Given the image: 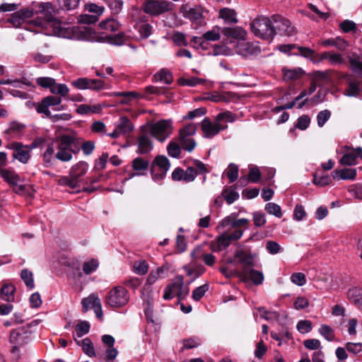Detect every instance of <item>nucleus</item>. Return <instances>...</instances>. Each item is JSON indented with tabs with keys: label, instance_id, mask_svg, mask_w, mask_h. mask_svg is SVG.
Here are the masks:
<instances>
[{
	"label": "nucleus",
	"instance_id": "f257e3e1",
	"mask_svg": "<svg viewBox=\"0 0 362 362\" xmlns=\"http://www.w3.org/2000/svg\"><path fill=\"white\" fill-rule=\"evenodd\" d=\"M40 9L45 13V18L37 17L30 21V25L39 28L37 32H43L48 35H54L67 39H76L78 36L79 28L66 26L65 24L52 17L54 8L52 3L45 2L40 5Z\"/></svg>",
	"mask_w": 362,
	"mask_h": 362
},
{
	"label": "nucleus",
	"instance_id": "f03ea898",
	"mask_svg": "<svg viewBox=\"0 0 362 362\" xmlns=\"http://www.w3.org/2000/svg\"><path fill=\"white\" fill-rule=\"evenodd\" d=\"M238 215L237 213H232L219 222L217 228L223 230V233L212 243L213 251H221L228 247L231 242L241 238L244 231L248 228L250 220L238 218Z\"/></svg>",
	"mask_w": 362,
	"mask_h": 362
},
{
	"label": "nucleus",
	"instance_id": "7ed1b4c3",
	"mask_svg": "<svg viewBox=\"0 0 362 362\" xmlns=\"http://www.w3.org/2000/svg\"><path fill=\"white\" fill-rule=\"evenodd\" d=\"M237 264L241 265V270L238 271L239 276L244 282L251 281L255 285L263 282L264 275L260 271L254 269L256 266V255L243 250H238L234 254Z\"/></svg>",
	"mask_w": 362,
	"mask_h": 362
},
{
	"label": "nucleus",
	"instance_id": "20e7f679",
	"mask_svg": "<svg viewBox=\"0 0 362 362\" xmlns=\"http://www.w3.org/2000/svg\"><path fill=\"white\" fill-rule=\"evenodd\" d=\"M54 142L57 149L55 158L60 161H70L72 155L78 153L80 151L81 139L76 133L63 134L56 137Z\"/></svg>",
	"mask_w": 362,
	"mask_h": 362
},
{
	"label": "nucleus",
	"instance_id": "39448f33",
	"mask_svg": "<svg viewBox=\"0 0 362 362\" xmlns=\"http://www.w3.org/2000/svg\"><path fill=\"white\" fill-rule=\"evenodd\" d=\"M252 33L257 37L267 41H272L274 37L272 18L260 16L254 19L250 23Z\"/></svg>",
	"mask_w": 362,
	"mask_h": 362
},
{
	"label": "nucleus",
	"instance_id": "423d86ee",
	"mask_svg": "<svg viewBox=\"0 0 362 362\" xmlns=\"http://www.w3.org/2000/svg\"><path fill=\"white\" fill-rule=\"evenodd\" d=\"M174 4L166 0H144L142 9L151 16H158L173 10Z\"/></svg>",
	"mask_w": 362,
	"mask_h": 362
},
{
	"label": "nucleus",
	"instance_id": "0eeeda50",
	"mask_svg": "<svg viewBox=\"0 0 362 362\" xmlns=\"http://www.w3.org/2000/svg\"><path fill=\"white\" fill-rule=\"evenodd\" d=\"M129 300V292L122 286H117L112 288L106 297V304L113 308L124 307L128 303Z\"/></svg>",
	"mask_w": 362,
	"mask_h": 362
},
{
	"label": "nucleus",
	"instance_id": "6e6552de",
	"mask_svg": "<svg viewBox=\"0 0 362 362\" xmlns=\"http://www.w3.org/2000/svg\"><path fill=\"white\" fill-rule=\"evenodd\" d=\"M151 135L160 142L165 141L173 132L171 119H162L149 126Z\"/></svg>",
	"mask_w": 362,
	"mask_h": 362
},
{
	"label": "nucleus",
	"instance_id": "1a4fd4ad",
	"mask_svg": "<svg viewBox=\"0 0 362 362\" xmlns=\"http://www.w3.org/2000/svg\"><path fill=\"white\" fill-rule=\"evenodd\" d=\"M272 23L274 36L279 35L281 36L291 37L297 33L296 28L292 25L291 22L281 16H273Z\"/></svg>",
	"mask_w": 362,
	"mask_h": 362
},
{
	"label": "nucleus",
	"instance_id": "9d476101",
	"mask_svg": "<svg viewBox=\"0 0 362 362\" xmlns=\"http://www.w3.org/2000/svg\"><path fill=\"white\" fill-rule=\"evenodd\" d=\"M170 162L167 157L158 156L154 159L151 165L152 179L156 182L162 180L170 168Z\"/></svg>",
	"mask_w": 362,
	"mask_h": 362
},
{
	"label": "nucleus",
	"instance_id": "9b49d317",
	"mask_svg": "<svg viewBox=\"0 0 362 362\" xmlns=\"http://www.w3.org/2000/svg\"><path fill=\"white\" fill-rule=\"evenodd\" d=\"M99 262L95 259H90L85 261L82 266V270L78 266H75L74 264L71 265L72 272L68 274L69 277L74 281L79 280L83 276V273L86 275H89L95 272L98 268Z\"/></svg>",
	"mask_w": 362,
	"mask_h": 362
},
{
	"label": "nucleus",
	"instance_id": "f8f14e48",
	"mask_svg": "<svg viewBox=\"0 0 362 362\" xmlns=\"http://www.w3.org/2000/svg\"><path fill=\"white\" fill-rule=\"evenodd\" d=\"M134 33L128 37H132L136 40H142L150 37L153 30V26L147 20L141 18L135 21L134 25Z\"/></svg>",
	"mask_w": 362,
	"mask_h": 362
},
{
	"label": "nucleus",
	"instance_id": "ddd939ff",
	"mask_svg": "<svg viewBox=\"0 0 362 362\" xmlns=\"http://www.w3.org/2000/svg\"><path fill=\"white\" fill-rule=\"evenodd\" d=\"M71 85L79 90L90 89L98 91L105 88V83L102 80L88 78H78L73 81Z\"/></svg>",
	"mask_w": 362,
	"mask_h": 362
},
{
	"label": "nucleus",
	"instance_id": "4468645a",
	"mask_svg": "<svg viewBox=\"0 0 362 362\" xmlns=\"http://www.w3.org/2000/svg\"><path fill=\"white\" fill-rule=\"evenodd\" d=\"M227 128L226 125L218 123L216 119L212 122L209 118L205 117L201 122V129L205 138L211 139L221 130Z\"/></svg>",
	"mask_w": 362,
	"mask_h": 362
},
{
	"label": "nucleus",
	"instance_id": "2eb2a0df",
	"mask_svg": "<svg viewBox=\"0 0 362 362\" xmlns=\"http://www.w3.org/2000/svg\"><path fill=\"white\" fill-rule=\"evenodd\" d=\"M183 280L182 278L178 277L175 281L168 285L164 290L163 298L165 300H170L175 296L182 298L185 296L182 293Z\"/></svg>",
	"mask_w": 362,
	"mask_h": 362
},
{
	"label": "nucleus",
	"instance_id": "dca6fc26",
	"mask_svg": "<svg viewBox=\"0 0 362 362\" xmlns=\"http://www.w3.org/2000/svg\"><path fill=\"white\" fill-rule=\"evenodd\" d=\"M237 52L244 57L257 55L261 52V48L257 42H240L237 45Z\"/></svg>",
	"mask_w": 362,
	"mask_h": 362
},
{
	"label": "nucleus",
	"instance_id": "f3484780",
	"mask_svg": "<svg viewBox=\"0 0 362 362\" xmlns=\"http://www.w3.org/2000/svg\"><path fill=\"white\" fill-rule=\"evenodd\" d=\"M181 12L185 18L198 24L202 23L204 13V8L202 6L189 7L185 5L181 8Z\"/></svg>",
	"mask_w": 362,
	"mask_h": 362
},
{
	"label": "nucleus",
	"instance_id": "a211bd4d",
	"mask_svg": "<svg viewBox=\"0 0 362 362\" xmlns=\"http://www.w3.org/2000/svg\"><path fill=\"white\" fill-rule=\"evenodd\" d=\"M61 103V97L54 95L47 96L37 105L36 110L38 113L45 114L46 116H51V112L49 111V107L52 106H57L60 105Z\"/></svg>",
	"mask_w": 362,
	"mask_h": 362
},
{
	"label": "nucleus",
	"instance_id": "6ab92c4d",
	"mask_svg": "<svg viewBox=\"0 0 362 362\" xmlns=\"http://www.w3.org/2000/svg\"><path fill=\"white\" fill-rule=\"evenodd\" d=\"M28 329V327H21L13 330L10 334V342L18 346L24 345L29 337Z\"/></svg>",
	"mask_w": 362,
	"mask_h": 362
},
{
	"label": "nucleus",
	"instance_id": "aec40b11",
	"mask_svg": "<svg viewBox=\"0 0 362 362\" xmlns=\"http://www.w3.org/2000/svg\"><path fill=\"white\" fill-rule=\"evenodd\" d=\"M14 152L13 157L22 163H27L30 158L31 148L23 146L20 143L13 144Z\"/></svg>",
	"mask_w": 362,
	"mask_h": 362
},
{
	"label": "nucleus",
	"instance_id": "412c9836",
	"mask_svg": "<svg viewBox=\"0 0 362 362\" xmlns=\"http://www.w3.org/2000/svg\"><path fill=\"white\" fill-rule=\"evenodd\" d=\"M33 12L29 9H22L14 13L8 20L14 27H21L25 21L33 16Z\"/></svg>",
	"mask_w": 362,
	"mask_h": 362
},
{
	"label": "nucleus",
	"instance_id": "4be33fe9",
	"mask_svg": "<svg viewBox=\"0 0 362 362\" xmlns=\"http://www.w3.org/2000/svg\"><path fill=\"white\" fill-rule=\"evenodd\" d=\"M137 145V153L140 154L148 153L153 148V141L150 136L146 134H143L138 137Z\"/></svg>",
	"mask_w": 362,
	"mask_h": 362
},
{
	"label": "nucleus",
	"instance_id": "5701e85b",
	"mask_svg": "<svg viewBox=\"0 0 362 362\" xmlns=\"http://www.w3.org/2000/svg\"><path fill=\"white\" fill-rule=\"evenodd\" d=\"M221 33L227 38L241 40H244L247 35L246 31L241 27L224 28H222Z\"/></svg>",
	"mask_w": 362,
	"mask_h": 362
},
{
	"label": "nucleus",
	"instance_id": "b1692460",
	"mask_svg": "<svg viewBox=\"0 0 362 362\" xmlns=\"http://www.w3.org/2000/svg\"><path fill=\"white\" fill-rule=\"evenodd\" d=\"M346 296L351 303L362 310V288L358 287L351 288L347 291Z\"/></svg>",
	"mask_w": 362,
	"mask_h": 362
},
{
	"label": "nucleus",
	"instance_id": "393cba45",
	"mask_svg": "<svg viewBox=\"0 0 362 362\" xmlns=\"http://www.w3.org/2000/svg\"><path fill=\"white\" fill-rule=\"evenodd\" d=\"M192 257L197 260L200 258H202L204 262L207 266H213L215 263L216 257L214 255L211 253L204 254L202 250L201 247H197L191 253Z\"/></svg>",
	"mask_w": 362,
	"mask_h": 362
},
{
	"label": "nucleus",
	"instance_id": "a878e982",
	"mask_svg": "<svg viewBox=\"0 0 362 362\" xmlns=\"http://www.w3.org/2000/svg\"><path fill=\"white\" fill-rule=\"evenodd\" d=\"M332 177L335 180H354L356 176V170L354 168H344L336 170L332 173Z\"/></svg>",
	"mask_w": 362,
	"mask_h": 362
},
{
	"label": "nucleus",
	"instance_id": "bb28decb",
	"mask_svg": "<svg viewBox=\"0 0 362 362\" xmlns=\"http://www.w3.org/2000/svg\"><path fill=\"white\" fill-rule=\"evenodd\" d=\"M357 157H360L362 159L361 148H357L354 151H351L344 155L340 159V163L345 165H356V160Z\"/></svg>",
	"mask_w": 362,
	"mask_h": 362
},
{
	"label": "nucleus",
	"instance_id": "cd10ccee",
	"mask_svg": "<svg viewBox=\"0 0 362 362\" xmlns=\"http://www.w3.org/2000/svg\"><path fill=\"white\" fill-rule=\"evenodd\" d=\"M88 168V163L81 161L72 166L69 173H71V175L78 180L80 182L81 181V177L87 173Z\"/></svg>",
	"mask_w": 362,
	"mask_h": 362
},
{
	"label": "nucleus",
	"instance_id": "c85d7f7f",
	"mask_svg": "<svg viewBox=\"0 0 362 362\" xmlns=\"http://www.w3.org/2000/svg\"><path fill=\"white\" fill-rule=\"evenodd\" d=\"M115 127L122 135L129 134L134 129L132 122L125 116H122L119 119L118 122L115 124Z\"/></svg>",
	"mask_w": 362,
	"mask_h": 362
},
{
	"label": "nucleus",
	"instance_id": "c756f323",
	"mask_svg": "<svg viewBox=\"0 0 362 362\" xmlns=\"http://www.w3.org/2000/svg\"><path fill=\"white\" fill-rule=\"evenodd\" d=\"M321 45L324 47H335L336 48L341 51L345 50L348 46L347 42L339 37L322 40L321 42Z\"/></svg>",
	"mask_w": 362,
	"mask_h": 362
},
{
	"label": "nucleus",
	"instance_id": "7c9ffc66",
	"mask_svg": "<svg viewBox=\"0 0 362 362\" xmlns=\"http://www.w3.org/2000/svg\"><path fill=\"white\" fill-rule=\"evenodd\" d=\"M168 271L166 267H160L154 270H151L147 278V283L149 285L153 284L158 279L165 277V273Z\"/></svg>",
	"mask_w": 362,
	"mask_h": 362
},
{
	"label": "nucleus",
	"instance_id": "2f4dec72",
	"mask_svg": "<svg viewBox=\"0 0 362 362\" xmlns=\"http://www.w3.org/2000/svg\"><path fill=\"white\" fill-rule=\"evenodd\" d=\"M348 87L345 90V95L349 97L357 96L359 94V82L352 77L347 78Z\"/></svg>",
	"mask_w": 362,
	"mask_h": 362
},
{
	"label": "nucleus",
	"instance_id": "473e14b6",
	"mask_svg": "<svg viewBox=\"0 0 362 362\" xmlns=\"http://www.w3.org/2000/svg\"><path fill=\"white\" fill-rule=\"evenodd\" d=\"M219 16L226 23H236L238 22L236 13L233 9L223 8L219 11Z\"/></svg>",
	"mask_w": 362,
	"mask_h": 362
},
{
	"label": "nucleus",
	"instance_id": "72a5a7b5",
	"mask_svg": "<svg viewBox=\"0 0 362 362\" xmlns=\"http://www.w3.org/2000/svg\"><path fill=\"white\" fill-rule=\"evenodd\" d=\"M99 300L100 298L95 293H91L87 298H83L81 301L83 311L86 313L90 309H93Z\"/></svg>",
	"mask_w": 362,
	"mask_h": 362
},
{
	"label": "nucleus",
	"instance_id": "f704fd0d",
	"mask_svg": "<svg viewBox=\"0 0 362 362\" xmlns=\"http://www.w3.org/2000/svg\"><path fill=\"white\" fill-rule=\"evenodd\" d=\"M284 74V79L285 81H294L297 80L301 77L303 74V71L300 68L295 69H286L284 68L282 69Z\"/></svg>",
	"mask_w": 362,
	"mask_h": 362
},
{
	"label": "nucleus",
	"instance_id": "c9c22d12",
	"mask_svg": "<svg viewBox=\"0 0 362 362\" xmlns=\"http://www.w3.org/2000/svg\"><path fill=\"white\" fill-rule=\"evenodd\" d=\"M55 147H56V144H55L54 139L52 143H50L47 145V148L43 153L44 162L47 165H52L53 161L54 160V159H56V158H55L56 153H54Z\"/></svg>",
	"mask_w": 362,
	"mask_h": 362
},
{
	"label": "nucleus",
	"instance_id": "e433bc0d",
	"mask_svg": "<svg viewBox=\"0 0 362 362\" xmlns=\"http://www.w3.org/2000/svg\"><path fill=\"white\" fill-rule=\"evenodd\" d=\"M332 182V179L328 174L324 173L315 172L313 175V182L317 186L325 187Z\"/></svg>",
	"mask_w": 362,
	"mask_h": 362
},
{
	"label": "nucleus",
	"instance_id": "4c0bfd02",
	"mask_svg": "<svg viewBox=\"0 0 362 362\" xmlns=\"http://www.w3.org/2000/svg\"><path fill=\"white\" fill-rule=\"evenodd\" d=\"M0 174L6 182L11 185H16L19 180V176L13 171L7 169H1Z\"/></svg>",
	"mask_w": 362,
	"mask_h": 362
},
{
	"label": "nucleus",
	"instance_id": "58836bf2",
	"mask_svg": "<svg viewBox=\"0 0 362 362\" xmlns=\"http://www.w3.org/2000/svg\"><path fill=\"white\" fill-rule=\"evenodd\" d=\"M132 167L136 173L142 172L144 175L148 169L149 163L148 160L138 157L132 160Z\"/></svg>",
	"mask_w": 362,
	"mask_h": 362
},
{
	"label": "nucleus",
	"instance_id": "ea45409f",
	"mask_svg": "<svg viewBox=\"0 0 362 362\" xmlns=\"http://www.w3.org/2000/svg\"><path fill=\"white\" fill-rule=\"evenodd\" d=\"M127 36L124 33H120L114 35H105L104 38V42H106L107 43H110L111 45H123L125 41L127 40Z\"/></svg>",
	"mask_w": 362,
	"mask_h": 362
},
{
	"label": "nucleus",
	"instance_id": "a19ab883",
	"mask_svg": "<svg viewBox=\"0 0 362 362\" xmlns=\"http://www.w3.org/2000/svg\"><path fill=\"white\" fill-rule=\"evenodd\" d=\"M90 325L88 322L83 321L76 325V332L73 334L74 340L76 341V338H81L83 335L88 334L90 330Z\"/></svg>",
	"mask_w": 362,
	"mask_h": 362
},
{
	"label": "nucleus",
	"instance_id": "79ce46f5",
	"mask_svg": "<svg viewBox=\"0 0 362 362\" xmlns=\"http://www.w3.org/2000/svg\"><path fill=\"white\" fill-rule=\"evenodd\" d=\"M319 334L328 341H332L335 339V332L333 328L327 325H321L318 329Z\"/></svg>",
	"mask_w": 362,
	"mask_h": 362
},
{
	"label": "nucleus",
	"instance_id": "37998d69",
	"mask_svg": "<svg viewBox=\"0 0 362 362\" xmlns=\"http://www.w3.org/2000/svg\"><path fill=\"white\" fill-rule=\"evenodd\" d=\"M15 286L12 284H6L1 289V298L7 302L14 300Z\"/></svg>",
	"mask_w": 362,
	"mask_h": 362
},
{
	"label": "nucleus",
	"instance_id": "c03bdc74",
	"mask_svg": "<svg viewBox=\"0 0 362 362\" xmlns=\"http://www.w3.org/2000/svg\"><path fill=\"white\" fill-rule=\"evenodd\" d=\"M153 80L156 82H162L170 84L173 81V76L170 73L165 69H161L154 74Z\"/></svg>",
	"mask_w": 362,
	"mask_h": 362
},
{
	"label": "nucleus",
	"instance_id": "a18cd8bd",
	"mask_svg": "<svg viewBox=\"0 0 362 362\" xmlns=\"http://www.w3.org/2000/svg\"><path fill=\"white\" fill-rule=\"evenodd\" d=\"M77 344L82 347L83 352L90 357L95 355L93 343L88 338H85L81 341H76Z\"/></svg>",
	"mask_w": 362,
	"mask_h": 362
},
{
	"label": "nucleus",
	"instance_id": "49530a36",
	"mask_svg": "<svg viewBox=\"0 0 362 362\" xmlns=\"http://www.w3.org/2000/svg\"><path fill=\"white\" fill-rule=\"evenodd\" d=\"M100 27L107 31L114 32L117 30L119 27V23L114 18H108L100 23Z\"/></svg>",
	"mask_w": 362,
	"mask_h": 362
},
{
	"label": "nucleus",
	"instance_id": "de8ad7c7",
	"mask_svg": "<svg viewBox=\"0 0 362 362\" xmlns=\"http://www.w3.org/2000/svg\"><path fill=\"white\" fill-rule=\"evenodd\" d=\"M221 194L228 204H233L239 198V194L232 187L224 189Z\"/></svg>",
	"mask_w": 362,
	"mask_h": 362
},
{
	"label": "nucleus",
	"instance_id": "09e8293b",
	"mask_svg": "<svg viewBox=\"0 0 362 362\" xmlns=\"http://www.w3.org/2000/svg\"><path fill=\"white\" fill-rule=\"evenodd\" d=\"M49 90L52 93L59 95L61 97H65L69 92V89L66 84L57 83L55 81Z\"/></svg>",
	"mask_w": 362,
	"mask_h": 362
},
{
	"label": "nucleus",
	"instance_id": "8fccbe9b",
	"mask_svg": "<svg viewBox=\"0 0 362 362\" xmlns=\"http://www.w3.org/2000/svg\"><path fill=\"white\" fill-rule=\"evenodd\" d=\"M58 183L59 185L62 186H68L71 189H75L77 187H78L79 182L78 180L74 178L73 176L71 175V173H69V175L68 177L64 176L59 179Z\"/></svg>",
	"mask_w": 362,
	"mask_h": 362
},
{
	"label": "nucleus",
	"instance_id": "3c124183",
	"mask_svg": "<svg viewBox=\"0 0 362 362\" xmlns=\"http://www.w3.org/2000/svg\"><path fill=\"white\" fill-rule=\"evenodd\" d=\"M261 177L259 170L257 168H252L249 172L248 177H242L240 182L242 185L245 184L249 180L252 182H257Z\"/></svg>",
	"mask_w": 362,
	"mask_h": 362
},
{
	"label": "nucleus",
	"instance_id": "603ef678",
	"mask_svg": "<svg viewBox=\"0 0 362 362\" xmlns=\"http://www.w3.org/2000/svg\"><path fill=\"white\" fill-rule=\"evenodd\" d=\"M21 278L28 288L33 289L34 288L35 284L32 272L27 269H23L21 273Z\"/></svg>",
	"mask_w": 362,
	"mask_h": 362
},
{
	"label": "nucleus",
	"instance_id": "864d4df0",
	"mask_svg": "<svg viewBox=\"0 0 362 362\" xmlns=\"http://www.w3.org/2000/svg\"><path fill=\"white\" fill-rule=\"evenodd\" d=\"M114 95L123 97V99L120 101V103L129 104L133 99L138 98L139 94L135 91H128L116 92L114 93Z\"/></svg>",
	"mask_w": 362,
	"mask_h": 362
},
{
	"label": "nucleus",
	"instance_id": "5fc2aeb1",
	"mask_svg": "<svg viewBox=\"0 0 362 362\" xmlns=\"http://www.w3.org/2000/svg\"><path fill=\"white\" fill-rule=\"evenodd\" d=\"M221 28L218 26H215L212 30L207 31L203 35L202 38L206 41H216L220 39V33Z\"/></svg>",
	"mask_w": 362,
	"mask_h": 362
},
{
	"label": "nucleus",
	"instance_id": "6e6d98bb",
	"mask_svg": "<svg viewBox=\"0 0 362 362\" xmlns=\"http://www.w3.org/2000/svg\"><path fill=\"white\" fill-rule=\"evenodd\" d=\"M265 210L268 214L273 215L277 218H281L283 215L281 206L276 203H267L265 205Z\"/></svg>",
	"mask_w": 362,
	"mask_h": 362
},
{
	"label": "nucleus",
	"instance_id": "4d7b16f0",
	"mask_svg": "<svg viewBox=\"0 0 362 362\" xmlns=\"http://www.w3.org/2000/svg\"><path fill=\"white\" fill-rule=\"evenodd\" d=\"M197 131V125L190 123L180 130L179 138L189 137L194 135Z\"/></svg>",
	"mask_w": 362,
	"mask_h": 362
},
{
	"label": "nucleus",
	"instance_id": "13d9d810",
	"mask_svg": "<svg viewBox=\"0 0 362 362\" xmlns=\"http://www.w3.org/2000/svg\"><path fill=\"white\" fill-rule=\"evenodd\" d=\"M178 81H179L180 85H181V86H187L194 87L199 84L203 83L204 81L202 78H199L197 77H189V78H180Z\"/></svg>",
	"mask_w": 362,
	"mask_h": 362
},
{
	"label": "nucleus",
	"instance_id": "bf43d9fd",
	"mask_svg": "<svg viewBox=\"0 0 362 362\" xmlns=\"http://www.w3.org/2000/svg\"><path fill=\"white\" fill-rule=\"evenodd\" d=\"M81 0H58V4L62 10L70 11L78 7Z\"/></svg>",
	"mask_w": 362,
	"mask_h": 362
},
{
	"label": "nucleus",
	"instance_id": "052dcab7",
	"mask_svg": "<svg viewBox=\"0 0 362 362\" xmlns=\"http://www.w3.org/2000/svg\"><path fill=\"white\" fill-rule=\"evenodd\" d=\"M180 144L182 146V148L187 151L189 152H191L194 147L196 146V142L194 139L191 138V136L189 137H185V138H179Z\"/></svg>",
	"mask_w": 362,
	"mask_h": 362
},
{
	"label": "nucleus",
	"instance_id": "680f3d73",
	"mask_svg": "<svg viewBox=\"0 0 362 362\" xmlns=\"http://www.w3.org/2000/svg\"><path fill=\"white\" fill-rule=\"evenodd\" d=\"M331 117V112L328 110L320 111L317 115V122L320 127H322Z\"/></svg>",
	"mask_w": 362,
	"mask_h": 362
},
{
	"label": "nucleus",
	"instance_id": "e2e57ef3",
	"mask_svg": "<svg viewBox=\"0 0 362 362\" xmlns=\"http://www.w3.org/2000/svg\"><path fill=\"white\" fill-rule=\"evenodd\" d=\"M100 110V108L95 106H90L88 105L82 104L78 106L76 112L80 115H88L90 113H95Z\"/></svg>",
	"mask_w": 362,
	"mask_h": 362
},
{
	"label": "nucleus",
	"instance_id": "0e129e2a",
	"mask_svg": "<svg viewBox=\"0 0 362 362\" xmlns=\"http://www.w3.org/2000/svg\"><path fill=\"white\" fill-rule=\"evenodd\" d=\"M209 286L207 284L196 288L192 292V298L196 301L199 300L209 290Z\"/></svg>",
	"mask_w": 362,
	"mask_h": 362
},
{
	"label": "nucleus",
	"instance_id": "69168bd1",
	"mask_svg": "<svg viewBox=\"0 0 362 362\" xmlns=\"http://www.w3.org/2000/svg\"><path fill=\"white\" fill-rule=\"evenodd\" d=\"M226 176L230 182H235L238 177V168L236 165L230 163L226 172Z\"/></svg>",
	"mask_w": 362,
	"mask_h": 362
},
{
	"label": "nucleus",
	"instance_id": "338daca9",
	"mask_svg": "<svg viewBox=\"0 0 362 362\" xmlns=\"http://www.w3.org/2000/svg\"><path fill=\"white\" fill-rule=\"evenodd\" d=\"M298 331L302 334H306L312 330V322L310 320H300L296 325Z\"/></svg>",
	"mask_w": 362,
	"mask_h": 362
},
{
	"label": "nucleus",
	"instance_id": "774afa93",
	"mask_svg": "<svg viewBox=\"0 0 362 362\" xmlns=\"http://www.w3.org/2000/svg\"><path fill=\"white\" fill-rule=\"evenodd\" d=\"M134 272L139 275H144L147 273L148 265L146 261H137L134 264Z\"/></svg>",
	"mask_w": 362,
	"mask_h": 362
}]
</instances>
